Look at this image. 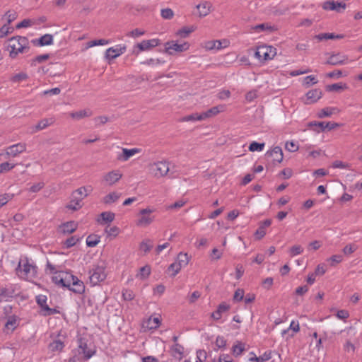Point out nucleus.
Returning <instances> with one entry per match:
<instances>
[{
    "label": "nucleus",
    "mask_w": 362,
    "mask_h": 362,
    "mask_svg": "<svg viewBox=\"0 0 362 362\" xmlns=\"http://www.w3.org/2000/svg\"><path fill=\"white\" fill-rule=\"evenodd\" d=\"M8 48L10 57L16 58L18 54L28 52L30 49L28 40L25 37H13L8 40Z\"/></svg>",
    "instance_id": "nucleus-1"
},
{
    "label": "nucleus",
    "mask_w": 362,
    "mask_h": 362,
    "mask_svg": "<svg viewBox=\"0 0 362 362\" xmlns=\"http://www.w3.org/2000/svg\"><path fill=\"white\" fill-rule=\"evenodd\" d=\"M16 272L21 278L28 281H33L37 276V267L27 257L20 259Z\"/></svg>",
    "instance_id": "nucleus-2"
},
{
    "label": "nucleus",
    "mask_w": 362,
    "mask_h": 362,
    "mask_svg": "<svg viewBox=\"0 0 362 362\" xmlns=\"http://www.w3.org/2000/svg\"><path fill=\"white\" fill-rule=\"evenodd\" d=\"M165 52L170 55L181 53L189 49V44L187 42L178 43L176 40L168 41L164 45Z\"/></svg>",
    "instance_id": "nucleus-3"
},
{
    "label": "nucleus",
    "mask_w": 362,
    "mask_h": 362,
    "mask_svg": "<svg viewBox=\"0 0 362 362\" xmlns=\"http://www.w3.org/2000/svg\"><path fill=\"white\" fill-rule=\"evenodd\" d=\"M276 54V49L272 46L261 45L257 48L255 56L259 60L272 59Z\"/></svg>",
    "instance_id": "nucleus-4"
},
{
    "label": "nucleus",
    "mask_w": 362,
    "mask_h": 362,
    "mask_svg": "<svg viewBox=\"0 0 362 362\" xmlns=\"http://www.w3.org/2000/svg\"><path fill=\"white\" fill-rule=\"evenodd\" d=\"M150 173L157 178L167 175L169 171V164L166 161H158L149 165Z\"/></svg>",
    "instance_id": "nucleus-5"
},
{
    "label": "nucleus",
    "mask_w": 362,
    "mask_h": 362,
    "mask_svg": "<svg viewBox=\"0 0 362 362\" xmlns=\"http://www.w3.org/2000/svg\"><path fill=\"white\" fill-rule=\"evenodd\" d=\"M90 284L93 286L98 284L106 278L105 267L103 266H95L89 272Z\"/></svg>",
    "instance_id": "nucleus-6"
},
{
    "label": "nucleus",
    "mask_w": 362,
    "mask_h": 362,
    "mask_svg": "<svg viewBox=\"0 0 362 362\" xmlns=\"http://www.w3.org/2000/svg\"><path fill=\"white\" fill-rule=\"evenodd\" d=\"M159 45L160 40L158 39L145 40L134 47L133 53L138 55L141 52L150 50Z\"/></svg>",
    "instance_id": "nucleus-7"
},
{
    "label": "nucleus",
    "mask_w": 362,
    "mask_h": 362,
    "mask_svg": "<svg viewBox=\"0 0 362 362\" xmlns=\"http://www.w3.org/2000/svg\"><path fill=\"white\" fill-rule=\"evenodd\" d=\"M154 211V209L146 208L139 211L140 218L136 222L139 226H147L150 225L154 220V217L150 214Z\"/></svg>",
    "instance_id": "nucleus-8"
},
{
    "label": "nucleus",
    "mask_w": 362,
    "mask_h": 362,
    "mask_svg": "<svg viewBox=\"0 0 362 362\" xmlns=\"http://www.w3.org/2000/svg\"><path fill=\"white\" fill-rule=\"evenodd\" d=\"M127 46L124 45H117L115 47H110L105 52V58L114 59L125 52Z\"/></svg>",
    "instance_id": "nucleus-9"
},
{
    "label": "nucleus",
    "mask_w": 362,
    "mask_h": 362,
    "mask_svg": "<svg viewBox=\"0 0 362 362\" xmlns=\"http://www.w3.org/2000/svg\"><path fill=\"white\" fill-rule=\"evenodd\" d=\"M77 352L78 355H83V358L88 360L92 357L95 351L88 349V344L84 339H79L78 341Z\"/></svg>",
    "instance_id": "nucleus-10"
},
{
    "label": "nucleus",
    "mask_w": 362,
    "mask_h": 362,
    "mask_svg": "<svg viewBox=\"0 0 362 362\" xmlns=\"http://www.w3.org/2000/svg\"><path fill=\"white\" fill-rule=\"evenodd\" d=\"M37 303L42 308L44 315H51L58 313L56 309L49 308L47 305V297L45 296H37Z\"/></svg>",
    "instance_id": "nucleus-11"
},
{
    "label": "nucleus",
    "mask_w": 362,
    "mask_h": 362,
    "mask_svg": "<svg viewBox=\"0 0 362 362\" xmlns=\"http://www.w3.org/2000/svg\"><path fill=\"white\" fill-rule=\"evenodd\" d=\"M322 8L325 10L335 11L341 13L346 8V4L334 1H327L323 3Z\"/></svg>",
    "instance_id": "nucleus-12"
},
{
    "label": "nucleus",
    "mask_w": 362,
    "mask_h": 362,
    "mask_svg": "<svg viewBox=\"0 0 362 362\" xmlns=\"http://www.w3.org/2000/svg\"><path fill=\"white\" fill-rule=\"evenodd\" d=\"M348 62V57L344 54H341L339 53L332 54L326 64L337 66V65H342L346 64Z\"/></svg>",
    "instance_id": "nucleus-13"
},
{
    "label": "nucleus",
    "mask_w": 362,
    "mask_h": 362,
    "mask_svg": "<svg viewBox=\"0 0 362 362\" xmlns=\"http://www.w3.org/2000/svg\"><path fill=\"white\" fill-rule=\"evenodd\" d=\"M26 146L25 144L18 143L8 147L6 151V155L8 156L16 157L18 154L24 152Z\"/></svg>",
    "instance_id": "nucleus-14"
},
{
    "label": "nucleus",
    "mask_w": 362,
    "mask_h": 362,
    "mask_svg": "<svg viewBox=\"0 0 362 362\" xmlns=\"http://www.w3.org/2000/svg\"><path fill=\"white\" fill-rule=\"evenodd\" d=\"M122 176V174L119 170H112L103 176V180L108 185H113L121 179Z\"/></svg>",
    "instance_id": "nucleus-15"
},
{
    "label": "nucleus",
    "mask_w": 362,
    "mask_h": 362,
    "mask_svg": "<svg viewBox=\"0 0 362 362\" xmlns=\"http://www.w3.org/2000/svg\"><path fill=\"white\" fill-rule=\"evenodd\" d=\"M229 42L226 40H211L206 42L204 44V48L207 50H212V49H221L223 47H228Z\"/></svg>",
    "instance_id": "nucleus-16"
},
{
    "label": "nucleus",
    "mask_w": 362,
    "mask_h": 362,
    "mask_svg": "<svg viewBox=\"0 0 362 362\" xmlns=\"http://www.w3.org/2000/svg\"><path fill=\"white\" fill-rule=\"evenodd\" d=\"M266 156L271 158L273 162L281 163L284 158L283 151L281 147L275 146L268 151Z\"/></svg>",
    "instance_id": "nucleus-17"
},
{
    "label": "nucleus",
    "mask_w": 362,
    "mask_h": 362,
    "mask_svg": "<svg viewBox=\"0 0 362 362\" xmlns=\"http://www.w3.org/2000/svg\"><path fill=\"white\" fill-rule=\"evenodd\" d=\"M82 197L76 195L74 192L71 194V200L66 205V208L73 211L78 210L82 207Z\"/></svg>",
    "instance_id": "nucleus-18"
},
{
    "label": "nucleus",
    "mask_w": 362,
    "mask_h": 362,
    "mask_svg": "<svg viewBox=\"0 0 362 362\" xmlns=\"http://www.w3.org/2000/svg\"><path fill=\"white\" fill-rule=\"evenodd\" d=\"M77 226L75 221H69L60 225L59 231L64 235L71 234L76 230Z\"/></svg>",
    "instance_id": "nucleus-19"
},
{
    "label": "nucleus",
    "mask_w": 362,
    "mask_h": 362,
    "mask_svg": "<svg viewBox=\"0 0 362 362\" xmlns=\"http://www.w3.org/2000/svg\"><path fill=\"white\" fill-rule=\"evenodd\" d=\"M322 95V91L320 89H313L308 91L306 94V104H311L317 102L321 98Z\"/></svg>",
    "instance_id": "nucleus-20"
},
{
    "label": "nucleus",
    "mask_w": 362,
    "mask_h": 362,
    "mask_svg": "<svg viewBox=\"0 0 362 362\" xmlns=\"http://www.w3.org/2000/svg\"><path fill=\"white\" fill-rule=\"evenodd\" d=\"M223 108H224V107L223 105L214 106V107L209 109L207 111L201 113V117H199V119H202V120H205L207 118H210L214 116H216L219 112L223 111Z\"/></svg>",
    "instance_id": "nucleus-21"
},
{
    "label": "nucleus",
    "mask_w": 362,
    "mask_h": 362,
    "mask_svg": "<svg viewBox=\"0 0 362 362\" xmlns=\"http://www.w3.org/2000/svg\"><path fill=\"white\" fill-rule=\"evenodd\" d=\"M196 8L199 10V16L202 18L206 16L211 11L212 4L209 1H204L197 5Z\"/></svg>",
    "instance_id": "nucleus-22"
},
{
    "label": "nucleus",
    "mask_w": 362,
    "mask_h": 362,
    "mask_svg": "<svg viewBox=\"0 0 362 362\" xmlns=\"http://www.w3.org/2000/svg\"><path fill=\"white\" fill-rule=\"evenodd\" d=\"M139 152L138 148L128 149L123 148L122 153L117 156V159L122 161L128 160L131 157Z\"/></svg>",
    "instance_id": "nucleus-23"
},
{
    "label": "nucleus",
    "mask_w": 362,
    "mask_h": 362,
    "mask_svg": "<svg viewBox=\"0 0 362 362\" xmlns=\"http://www.w3.org/2000/svg\"><path fill=\"white\" fill-rule=\"evenodd\" d=\"M252 29L257 32H267L269 33H273L278 30L276 25H271L268 23L258 24L252 27Z\"/></svg>",
    "instance_id": "nucleus-24"
},
{
    "label": "nucleus",
    "mask_w": 362,
    "mask_h": 362,
    "mask_svg": "<svg viewBox=\"0 0 362 362\" xmlns=\"http://www.w3.org/2000/svg\"><path fill=\"white\" fill-rule=\"evenodd\" d=\"M93 115L92 111L90 109L81 110L76 112H72L69 114V116L76 120H80L85 117H89Z\"/></svg>",
    "instance_id": "nucleus-25"
},
{
    "label": "nucleus",
    "mask_w": 362,
    "mask_h": 362,
    "mask_svg": "<svg viewBox=\"0 0 362 362\" xmlns=\"http://www.w3.org/2000/svg\"><path fill=\"white\" fill-rule=\"evenodd\" d=\"M85 286L83 281L79 280L76 276H74V280L72 281L71 286L69 290L76 293H81L84 291Z\"/></svg>",
    "instance_id": "nucleus-26"
},
{
    "label": "nucleus",
    "mask_w": 362,
    "mask_h": 362,
    "mask_svg": "<svg viewBox=\"0 0 362 362\" xmlns=\"http://www.w3.org/2000/svg\"><path fill=\"white\" fill-rule=\"evenodd\" d=\"M93 187L90 185L81 187L74 192L80 197H82V199L86 197L88 194H90L93 192Z\"/></svg>",
    "instance_id": "nucleus-27"
},
{
    "label": "nucleus",
    "mask_w": 362,
    "mask_h": 362,
    "mask_svg": "<svg viewBox=\"0 0 362 362\" xmlns=\"http://www.w3.org/2000/svg\"><path fill=\"white\" fill-rule=\"evenodd\" d=\"M121 197V193L112 192L103 197V202L106 204H110L117 202Z\"/></svg>",
    "instance_id": "nucleus-28"
},
{
    "label": "nucleus",
    "mask_w": 362,
    "mask_h": 362,
    "mask_svg": "<svg viewBox=\"0 0 362 362\" xmlns=\"http://www.w3.org/2000/svg\"><path fill=\"white\" fill-rule=\"evenodd\" d=\"M315 37L319 40H336V39H342L344 37V35H335L334 33H320L319 35H315Z\"/></svg>",
    "instance_id": "nucleus-29"
},
{
    "label": "nucleus",
    "mask_w": 362,
    "mask_h": 362,
    "mask_svg": "<svg viewBox=\"0 0 362 362\" xmlns=\"http://www.w3.org/2000/svg\"><path fill=\"white\" fill-rule=\"evenodd\" d=\"M18 324H19L18 318L15 315H12V316L8 317L7 322L5 325V327H6V329L13 331L15 329V328L17 327Z\"/></svg>",
    "instance_id": "nucleus-30"
},
{
    "label": "nucleus",
    "mask_w": 362,
    "mask_h": 362,
    "mask_svg": "<svg viewBox=\"0 0 362 362\" xmlns=\"http://www.w3.org/2000/svg\"><path fill=\"white\" fill-rule=\"evenodd\" d=\"M252 355H253L252 357L250 358V361H255V362H264L267 361H269L272 358V352L271 351H266L264 354L259 356H256L254 353H251Z\"/></svg>",
    "instance_id": "nucleus-31"
},
{
    "label": "nucleus",
    "mask_w": 362,
    "mask_h": 362,
    "mask_svg": "<svg viewBox=\"0 0 362 362\" xmlns=\"http://www.w3.org/2000/svg\"><path fill=\"white\" fill-rule=\"evenodd\" d=\"M54 122V119L52 118L49 119H43L40 120L38 124L35 127V131L37 132L40 130H42L49 125H51Z\"/></svg>",
    "instance_id": "nucleus-32"
},
{
    "label": "nucleus",
    "mask_w": 362,
    "mask_h": 362,
    "mask_svg": "<svg viewBox=\"0 0 362 362\" xmlns=\"http://www.w3.org/2000/svg\"><path fill=\"white\" fill-rule=\"evenodd\" d=\"M63 278V282H62V286L66 287L68 288H71L72 281L74 280V276L73 274L69 273V272H64Z\"/></svg>",
    "instance_id": "nucleus-33"
},
{
    "label": "nucleus",
    "mask_w": 362,
    "mask_h": 362,
    "mask_svg": "<svg viewBox=\"0 0 362 362\" xmlns=\"http://www.w3.org/2000/svg\"><path fill=\"white\" fill-rule=\"evenodd\" d=\"M64 346V342L61 339H56L49 345V348L52 351H61Z\"/></svg>",
    "instance_id": "nucleus-34"
},
{
    "label": "nucleus",
    "mask_w": 362,
    "mask_h": 362,
    "mask_svg": "<svg viewBox=\"0 0 362 362\" xmlns=\"http://www.w3.org/2000/svg\"><path fill=\"white\" fill-rule=\"evenodd\" d=\"M176 262L177 264L182 267L187 265L189 262V257L187 253L180 252L177 257Z\"/></svg>",
    "instance_id": "nucleus-35"
},
{
    "label": "nucleus",
    "mask_w": 362,
    "mask_h": 362,
    "mask_svg": "<svg viewBox=\"0 0 362 362\" xmlns=\"http://www.w3.org/2000/svg\"><path fill=\"white\" fill-rule=\"evenodd\" d=\"M153 247V243L149 239L143 240L139 245L140 250L143 251L145 254L148 252Z\"/></svg>",
    "instance_id": "nucleus-36"
},
{
    "label": "nucleus",
    "mask_w": 362,
    "mask_h": 362,
    "mask_svg": "<svg viewBox=\"0 0 362 362\" xmlns=\"http://www.w3.org/2000/svg\"><path fill=\"white\" fill-rule=\"evenodd\" d=\"M39 45H49L53 43V36L49 34H45L39 39Z\"/></svg>",
    "instance_id": "nucleus-37"
},
{
    "label": "nucleus",
    "mask_w": 362,
    "mask_h": 362,
    "mask_svg": "<svg viewBox=\"0 0 362 362\" xmlns=\"http://www.w3.org/2000/svg\"><path fill=\"white\" fill-rule=\"evenodd\" d=\"M194 30V28L193 26L184 27L182 29L179 30L176 33V35L182 38L187 37Z\"/></svg>",
    "instance_id": "nucleus-38"
},
{
    "label": "nucleus",
    "mask_w": 362,
    "mask_h": 362,
    "mask_svg": "<svg viewBox=\"0 0 362 362\" xmlns=\"http://www.w3.org/2000/svg\"><path fill=\"white\" fill-rule=\"evenodd\" d=\"M160 320L158 317H149L146 322L147 328L152 329H156L160 326Z\"/></svg>",
    "instance_id": "nucleus-39"
},
{
    "label": "nucleus",
    "mask_w": 362,
    "mask_h": 362,
    "mask_svg": "<svg viewBox=\"0 0 362 362\" xmlns=\"http://www.w3.org/2000/svg\"><path fill=\"white\" fill-rule=\"evenodd\" d=\"M245 351V344L238 341L236 344L233 346L232 351L235 356H238Z\"/></svg>",
    "instance_id": "nucleus-40"
},
{
    "label": "nucleus",
    "mask_w": 362,
    "mask_h": 362,
    "mask_svg": "<svg viewBox=\"0 0 362 362\" xmlns=\"http://www.w3.org/2000/svg\"><path fill=\"white\" fill-rule=\"evenodd\" d=\"M308 126L311 129L317 132H324L325 122H310Z\"/></svg>",
    "instance_id": "nucleus-41"
},
{
    "label": "nucleus",
    "mask_w": 362,
    "mask_h": 362,
    "mask_svg": "<svg viewBox=\"0 0 362 362\" xmlns=\"http://www.w3.org/2000/svg\"><path fill=\"white\" fill-rule=\"evenodd\" d=\"M100 242V237L95 235H90L86 239V244L88 247H95Z\"/></svg>",
    "instance_id": "nucleus-42"
},
{
    "label": "nucleus",
    "mask_w": 362,
    "mask_h": 362,
    "mask_svg": "<svg viewBox=\"0 0 362 362\" xmlns=\"http://www.w3.org/2000/svg\"><path fill=\"white\" fill-rule=\"evenodd\" d=\"M28 78V74L25 72H21L13 75L11 80L14 83H19L25 81Z\"/></svg>",
    "instance_id": "nucleus-43"
},
{
    "label": "nucleus",
    "mask_w": 362,
    "mask_h": 362,
    "mask_svg": "<svg viewBox=\"0 0 362 362\" xmlns=\"http://www.w3.org/2000/svg\"><path fill=\"white\" fill-rule=\"evenodd\" d=\"M201 117V114L194 113L189 115H187L185 117H183L180 119V122H190V121H202V119H199Z\"/></svg>",
    "instance_id": "nucleus-44"
},
{
    "label": "nucleus",
    "mask_w": 362,
    "mask_h": 362,
    "mask_svg": "<svg viewBox=\"0 0 362 362\" xmlns=\"http://www.w3.org/2000/svg\"><path fill=\"white\" fill-rule=\"evenodd\" d=\"M16 166V164L10 163L8 162L2 163L0 164V174L5 173L10 171Z\"/></svg>",
    "instance_id": "nucleus-45"
},
{
    "label": "nucleus",
    "mask_w": 362,
    "mask_h": 362,
    "mask_svg": "<svg viewBox=\"0 0 362 362\" xmlns=\"http://www.w3.org/2000/svg\"><path fill=\"white\" fill-rule=\"evenodd\" d=\"M151 273V269L148 266H144L141 267L139 270V273L137 274V276L141 279L147 278Z\"/></svg>",
    "instance_id": "nucleus-46"
},
{
    "label": "nucleus",
    "mask_w": 362,
    "mask_h": 362,
    "mask_svg": "<svg viewBox=\"0 0 362 362\" xmlns=\"http://www.w3.org/2000/svg\"><path fill=\"white\" fill-rule=\"evenodd\" d=\"M299 329L300 327L298 322L292 321L288 329L283 330L281 334L282 336H284L289 331V329H291L293 332L296 333L299 331Z\"/></svg>",
    "instance_id": "nucleus-47"
},
{
    "label": "nucleus",
    "mask_w": 362,
    "mask_h": 362,
    "mask_svg": "<svg viewBox=\"0 0 362 362\" xmlns=\"http://www.w3.org/2000/svg\"><path fill=\"white\" fill-rule=\"evenodd\" d=\"M100 216H101L103 221L110 223L115 218V214L112 212L106 211V212H103L100 214Z\"/></svg>",
    "instance_id": "nucleus-48"
},
{
    "label": "nucleus",
    "mask_w": 362,
    "mask_h": 362,
    "mask_svg": "<svg viewBox=\"0 0 362 362\" xmlns=\"http://www.w3.org/2000/svg\"><path fill=\"white\" fill-rule=\"evenodd\" d=\"M264 147V143L259 144V143L253 141L250 144L249 150L252 152L261 151L263 150Z\"/></svg>",
    "instance_id": "nucleus-49"
},
{
    "label": "nucleus",
    "mask_w": 362,
    "mask_h": 362,
    "mask_svg": "<svg viewBox=\"0 0 362 362\" xmlns=\"http://www.w3.org/2000/svg\"><path fill=\"white\" fill-rule=\"evenodd\" d=\"M358 247L355 244H349L346 245L343 249V253L349 256L357 250Z\"/></svg>",
    "instance_id": "nucleus-50"
},
{
    "label": "nucleus",
    "mask_w": 362,
    "mask_h": 362,
    "mask_svg": "<svg viewBox=\"0 0 362 362\" xmlns=\"http://www.w3.org/2000/svg\"><path fill=\"white\" fill-rule=\"evenodd\" d=\"M182 269V267L180 266L177 262L175 261V262L172 263L169 267L168 271L173 272L172 276H175L177 274L179 273L180 269Z\"/></svg>",
    "instance_id": "nucleus-51"
},
{
    "label": "nucleus",
    "mask_w": 362,
    "mask_h": 362,
    "mask_svg": "<svg viewBox=\"0 0 362 362\" xmlns=\"http://www.w3.org/2000/svg\"><path fill=\"white\" fill-rule=\"evenodd\" d=\"M64 272H59L54 273V276H52V281L54 283L58 285H62L63 278Z\"/></svg>",
    "instance_id": "nucleus-52"
},
{
    "label": "nucleus",
    "mask_w": 362,
    "mask_h": 362,
    "mask_svg": "<svg viewBox=\"0 0 362 362\" xmlns=\"http://www.w3.org/2000/svg\"><path fill=\"white\" fill-rule=\"evenodd\" d=\"M161 16L165 19H171L173 16L174 13L171 8H163L160 11Z\"/></svg>",
    "instance_id": "nucleus-53"
},
{
    "label": "nucleus",
    "mask_w": 362,
    "mask_h": 362,
    "mask_svg": "<svg viewBox=\"0 0 362 362\" xmlns=\"http://www.w3.org/2000/svg\"><path fill=\"white\" fill-rule=\"evenodd\" d=\"M105 233L107 236H112L113 238H115L119 233V228L117 226H113L110 228H106Z\"/></svg>",
    "instance_id": "nucleus-54"
},
{
    "label": "nucleus",
    "mask_w": 362,
    "mask_h": 362,
    "mask_svg": "<svg viewBox=\"0 0 362 362\" xmlns=\"http://www.w3.org/2000/svg\"><path fill=\"white\" fill-rule=\"evenodd\" d=\"M285 148L289 152H296L298 150V145L293 141H287L285 144Z\"/></svg>",
    "instance_id": "nucleus-55"
},
{
    "label": "nucleus",
    "mask_w": 362,
    "mask_h": 362,
    "mask_svg": "<svg viewBox=\"0 0 362 362\" xmlns=\"http://www.w3.org/2000/svg\"><path fill=\"white\" fill-rule=\"evenodd\" d=\"M78 240L79 238H77L76 236H71L64 242V245L66 248H69L75 245Z\"/></svg>",
    "instance_id": "nucleus-56"
},
{
    "label": "nucleus",
    "mask_w": 362,
    "mask_h": 362,
    "mask_svg": "<svg viewBox=\"0 0 362 362\" xmlns=\"http://www.w3.org/2000/svg\"><path fill=\"white\" fill-rule=\"evenodd\" d=\"M346 87L345 85H342L341 83H334L332 85H329L327 86V90L328 91H339Z\"/></svg>",
    "instance_id": "nucleus-57"
},
{
    "label": "nucleus",
    "mask_w": 362,
    "mask_h": 362,
    "mask_svg": "<svg viewBox=\"0 0 362 362\" xmlns=\"http://www.w3.org/2000/svg\"><path fill=\"white\" fill-rule=\"evenodd\" d=\"M317 83V80L315 78V76L310 75L304 78L303 81V85L308 87L310 85H313Z\"/></svg>",
    "instance_id": "nucleus-58"
},
{
    "label": "nucleus",
    "mask_w": 362,
    "mask_h": 362,
    "mask_svg": "<svg viewBox=\"0 0 362 362\" xmlns=\"http://www.w3.org/2000/svg\"><path fill=\"white\" fill-rule=\"evenodd\" d=\"M334 109L332 108H324L318 113V117L320 118L329 117L333 114Z\"/></svg>",
    "instance_id": "nucleus-59"
},
{
    "label": "nucleus",
    "mask_w": 362,
    "mask_h": 362,
    "mask_svg": "<svg viewBox=\"0 0 362 362\" xmlns=\"http://www.w3.org/2000/svg\"><path fill=\"white\" fill-rule=\"evenodd\" d=\"M303 252V249L300 245H293L290 248V254L291 256H296L301 254Z\"/></svg>",
    "instance_id": "nucleus-60"
},
{
    "label": "nucleus",
    "mask_w": 362,
    "mask_h": 362,
    "mask_svg": "<svg viewBox=\"0 0 362 362\" xmlns=\"http://www.w3.org/2000/svg\"><path fill=\"white\" fill-rule=\"evenodd\" d=\"M109 43V40H105V39H100V40H93L88 42V46L90 47L96 46V45H104Z\"/></svg>",
    "instance_id": "nucleus-61"
},
{
    "label": "nucleus",
    "mask_w": 362,
    "mask_h": 362,
    "mask_svg": "<svg viewBox=\"0 0 362 362\" xmlns=\"http://www.w3.org/2000/svg\"><path fill=\"white\" fill-rule=\"evenodd\" d=\"M13 198V194H4L0 195V207L5 205Z\"/></svg>",
    "instance_id": "nucleus-62"
},
{
    "label": "nucleus",
    "mask_w": 362,
    "mask_h": 362,
    "mask_svg": "<svg viewBox=\"0 0 362 362\" xmlns=\"http://www.w3.org/2000/svg\"><path fill=\"white\" fill-rule=\"evenodd\" d=\"M144 33L145 32L144 30L136 28V29H134L132 31L128 33L127 34V35L129 37L136 38V37L143 35L144 34Z\"/></svg>",
    "instance_id": "nucleus-63"
},
{
    "label": "nucleus",
    "mask_w": 362,
    "mask_h": 362,
    "mask_svg": "<svg viewBox=\"0 0 362 362\" xmlns=\"http://www.w3.org/2000/svg\"><path fill=\"white\" fill-rule=\"evenodd\" d=\"M266 234V229H264L263 227H261L260 226L257 229L255 235L256 239L260 240L262 239Z\"/></svg>",
    "instance_id": "nucleus-64"
}]
</instances>
